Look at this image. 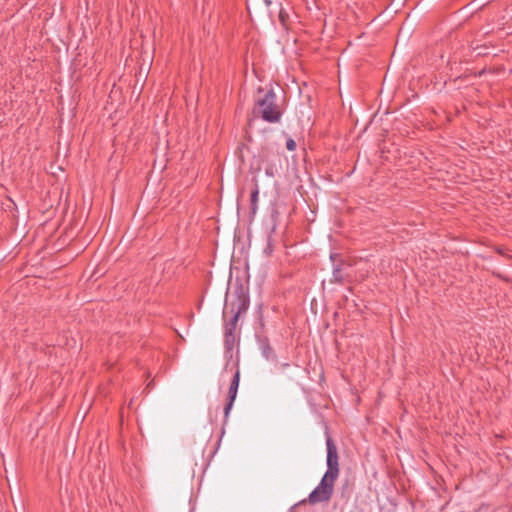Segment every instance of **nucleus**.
Here are the masks:
<instances>
[{"label": "nucleus", "instance_id": "0eeeda50", "mask_svg": "<svg viewBox=\"0 0 512 512\" xmlns=\"http://www.w3.org/2000/svg\"><path fill=\"white\" fill-rule=\"evenodd\" d=\"M236 340V333L224 332V346L227 351L233 350Z\"/></svg>", "mask_w": 512, "mask_h": 512}, {"label": "nucleus", "instance_id": "20e7f679", "mask_svg": "<svg viewBox=\"0 0 512 512\" xmlns=\"http://www.w3.org/2000/svg\"><path fill=\"white\" fill-rule=\"evenodd\" d=\"M330 259L335 263L333 265L332 277L330 279V282L342 285L345 282V277L343 275L342 270L344 260L341 259L340 255L337 253H331Z\"/></svg>", "mask_w": 512, "mask_h": 512}, {"label": "nucleus", "instance_id": "f257e3e1", "mask_svg": "<svg viewBox=\"0 0 512 512\" xmlns=\"http://www.w3.org/2000/svg\"><path fill=\"white\" fill-rule=\"evenodd\" d=\"M326 449L327 471L323 475L318 486L308 496L307 501L312 505L330 501L334 492L335 482L340 473L338 449L329 435L326 437ZM304 502H306V500L302 501V503Z\"/></svg>", "mask_w": 512, "mask_h": 512}, {"label": "nucleus", "instance_id": "9b49d317", "mask_svg": "<svg viewBox=\"0 0 512 512\" xmlns=\"http://www.w3.org/2000/svg\"><path fill=\"white\" fill-rule=\"evenodd\" d=\"M266 174L269 176H273V171L270 169H266Z\"/></svg>", "mask_w": 512, "mask_h": 512}, {"label": "nucleus", "instance_id": "1a4fd4ad", "mask_svg": "<svg viewBox=\"0 0 512 512\" xmlns=\"http://www.w3.org/2000/svg\"><path fill=\"white\" fill-rule=\"evenodd\" d=\"M239 382H240V372H239V369H237L235 374H234V376H233V379H232V381L230 383V387L229 388L238 389Z\"/></svg>", "mask_w": 512, "mask_h": 512}, {"label": "nucleus", "instance_id": "6e6552de", "mask_svg": "<svg viewBox=\"0 0 512 512\" xmlns=\"http://www.w3.org/2000/svg\"><path fill=\"white\" fill-rule=\"evenodd\" d=\"M258 196H259V189H258V185H257V184H255V187H254V189L251 191V195H250L251 212H252L253 214H255V213H256V211H257Z\"/></svg>", "mask_w": 512, "mask_h": 512}, {"label": "nucleus", "instance_id": "9d476101", "mask_svg": "<svg viewBox=\"0 0 512 512\" xmlns=\"http://www.w3.org/2000/svg\"><path fill=\"white\" fill-rule=\"evenodd\" d=\"M286 148L289 151H294L296 149V142L293 139H288L286 142Z\"/></svg>", "mask_w": 512, "mask_h": 512}, {"label": "nucleus", "instance_id": "7ed1b4c3", "mask_svg": "<svg viewBox=\"0 0 512 512\" xmlns=\"http://www.w3.org/2000/svg\"><path fill=\"white\" fill-rule=\"evenodd\" d=\"M253 115L261 118L268 123L280 122L283 111L277 104V96L273 89L265 92L263 97H259L253 107Z\"/></svg>", "mask_w": 512, "mask_h": 512}, {"label": "nucleus", "instance_id": "39448f33", "mask_svg": "<svg viewBox=\"0 0 512 512\" xmlns=\"http://www.w3.org/2000/svg\"><path fill=\"white\" fill-rule=\"evenodd\" d=\"M237 391H238V389H234V388H229V390H228L227 402H226L225 407H224L225 422L227 421L229 413H230V411H231V409L233 407L234 401H235L236 396H237Z\"/></svg>", "mask_w": 512, "mask_h": 512}, {"label": "nucleus", "instance_id": "f8f14e48", "mask_svg": "<svg viewBox=\"0 0 512 512\" xmlns=\"http://www.w3.org/2000/svg\"><path fill=\"white\" fill-rule=\"evenodd\" d=\"M279 17H280V20L283 22V21H284V16L282 15V13H281V12H280Z\"/></svg>", "mask_w": 512, "mask_h": 512}, {"label": "nucleus", "instance_id": "423d86ee", "mask_svg": "<svg viewBox=\"0 0 512 512\" xmlns=\"http://www.w3.org/2000/svg\"><path fill=\"white\" fill-rule=\"evenodd\" d=\"M260 348H261L262 355L267 360H275L276 359L275 352L267 339L263 340L260 343Z\"/></svg>", "mask_w": 512, "mask_h": 512}, {"label": "nucleus", "instance_id": "f03ea898", "mask_svg": "<svg viewBox=\"0 0 512 512\" xmlns=\"http://www.w3.org/2000/svg\"><path fill=\"white\" fill-rule=\"evenodd\" d=\"M250 305L249 289L240 280H237L233 288V299L226 307H230L231 319L225 323L224 332L236 333L239 317L246 313Z\"/></svg>", "mask_w": 512, "mask_h": 512}]
</instances>
